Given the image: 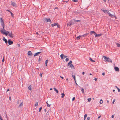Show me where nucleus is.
<instances>
[{
	"mask_svg": "<svg viewBox=\"0 0 120 120\" xmlns=\"http://www.w3.org/2000/svg\"><path fill=\"white\" fill-rule=\"evenodd\" d=\"M2 26H3V28H1L0 29V31L1 33L5 35L6 36H7L9 33V32L8 31H6L4 29V24L3 23L2 24Z\"/></svg>",
	"mask_w": 120,
	"mask_h": 120,
	"instance_id": "nucleus-1",
	"label": "nucleus"
},
{
	"mask_svg": "<svg viewBox=\"0 0 120 120\" xmlns=\"http://www.w3.org/2000/svg\"><path fill=\"white\" fill-rule=\"evenodd\" d=\"M101 10L105 13H108V15L112 17H115L116 19V17L114 14V13H113V14H111L109 12V11H107L106 10Z\"/></svg>",
	"mask_w": 120,
	"mask_h": 120,
	"instance_id": "nucleus-2",
	"label": "nucleus"
},
{
	"mask_svg": "<svg viewBox=\"0 0 120 120\" xmlns=\"http://www.w3.org/2000/svg\"><path fill=\"white\" fill-rule=\"evenodd\" d=\"M103 57L104 58L105 60L106 61L108 62H110L112 63V60L110 59L109 57H107L104 56H103Z\"/></svg>",
	"mask_w": 120,
	"mask_h": 120,
	"instance_id": "nucleus-3",
	"label": "nucleus"
},
{
	"mask_svg": "<svg viewBox=\"0 0 120 120\" xmlns=\"http://www.w3.org/2000/svg\"><path fill=\"white\" fill-rule=\"evenodd\" d=\"M44 21L45 22H50V23H52V22H51L50 19H47L45 18L44 19Z\"/></svg>",
	"mask_w": 120,
	"mask_h": 120,
	"instance_id": "nucleus-4",
	"label": "nucleus"
},
{
	"mask_svg": "<svg viewBox=\"0 0 120 120\" xmlns=\"http://www.w3.org/2000/svg\"><path fill=\"white\" fill-rule=\"evenodd\" d=\"M80 21L79 20H72L71 22V25H73L74 24V23H72V22H79Z\"/></svg>",
	"mask_w": 120,
	"mask_h": 120,
	"instance_id": "nucleus-5",
	"label": "nucleus"
},
{
	"mask_svg": "<svg viewBox=\"0 0 120 120\" xmlns=\"http://www.w3.org/2000/svg\"><path fill=\"white\" fill-rule=\"evenodd\" d=\"M8 44L9 45L12 44L13 43V41H11L10 40H8Z\"/></svg>",
	"mask_w": 120,
	"mask_h": 120,
	"instance_id": "nucleus-6",
	"label": "nucleus"
},
{
	"mask_svg": "<svg viewBox=\"0 0 120 120\" xmlns=\"http://www.w3.org/2000/svg\"><path fill=\"white\" fill-rule=\"evenodd\" d=\"M114 69L115 71H119V69L118 67H115Z\"/></svg>",
	"mask_w": 120,
	"mask_h": 120,
	"instance_id": "nucleus-7",
	"label": "nucleus"
},
{
	"mask_svg": "<svg viewBox=\"0 0 120 120\" xmlns=\"http://www.w3.org/2000/svg\"><path fill=\"white\" fill-rule=\"evenodd\" d=\"M3 40L4 41L6 44H7L8 43V42L7 41V39L5 38L4 37L3 38Z\"/></svg>",
	"mask_w": 120,
	"mask_h": 120,
	"instance_id": "nucleus-8",
	"label": "nucleus"
},
{
	"mask_svg": "<svg viewBox=\"0 0 120 120\" xmlns=\"http://www.w3.org/2000/svg\"><path fill=\"white\" fill-rule=\"evenodd\" d=\"M41 52H38L37 53H36L34 54V56L35 57V56H37Z\"/></svg>",
	"mask_w": 120,
	"mask_h": 120,
	"instance_id": "nucleus-9",
	"label": "nucleus"
},
{
	"mask_svg": "<svg viewBox=\"0 0 120 120\" xmlns=\"http://www.w3.org/2000/svg\"><path fill=\"white\" fill-rule=\"evenodd\" d=\"M28 55L29 56H31L32 55V54L31 51H29L27 53Z\"/></svg>",
	"mask_w": 120,
	"mask_h": 120,
	"instance_id": "nucleus-10",
	"label": "nucleus"
},
{
	"mask_svg": "<svg viewBox=\"0 0 120 120\" xmlns=\"http://www.w3.org/2000/svg\"><path fill=\"white\" fill-rule=\"evenodd\" d=\"M9 36L11 38H13V35L12 34L11 32V33H9Z\"/></svg>",
	"mask_w": 120,
	"mask_h": 120,
	"instance_id": "nucleus-11",
	"label": "nucleus"
},
{
	"mask_svg": "<svg viewBox=\"0 0 120 120\" xmlns=\"http://www.w3.org/2000/svg\"><path fill=\"white\" fill-rule=\"evenodd\" d=\"M11 4L12 5L14 6H16V4L13 2H11Z\"/></svg>",
	"mask_w": 120,
	"mask_h": 120,
	"instance_id": "nucleus-12",
	"label": "nucleus"
},
{
	"mask_svg": "<svg viewBox=\"0 0 120 120\" xmlns=\"http://www.w3.org/2000/svg\"><path fill=\"white\" fill-rule=\"evenodd\" d=\"M58 24V23H54V24H51V26L52 27H53L55 26L56 25H57Z\"/></svg>",
	"mask_w": 120,
	"mask_h": 120,
	"instance_id": "nucleus-13",
	"label": "nucleus"
},
{
	"mask_svg": "<svg viewBox=\"0 0 120 120\" xmlns=\"http://www.w3.org/2000/svg\"><path fill=\"white\" fill-rule=\"evenodd\" d=\"M101 35V34H97L96 33L95 34V37H99Z\"/></svg>",
	"mask_w": 120,
	"mask_h": 120,
	"instance_id": "nucleus-14",
	"label": "nucleus"
},
{
	"mask_svg": "<svg viewBox=\"0 0 120 120\" xmlns=\"http://www.w3.org/2000/svg\"><path fill=\"white\" fill-rule=\"evenodd\" d=\"M82 37L81 36H79L76 37V39L77 40H79L80 38Z\"/></svg>",
	"mask_w": 120,
	"mask_h": 120,
	"instance_id": "nucleus-15",
	"label": "nucleus"
},
{
	"mask_svg": "<svg viewBox=\"0 0 120 120\" xmlns=\"http://www.w3.org/2000/svg\"><path fill=\"white\" fill-rule=\"evenodd\" d=\"M96 33L94 31H91L90 32V34L91 35L92 34H94V35H95Z\"/></svg>",
	"mask_w": 120,
	"mask_h": 120,
	"instance_id": "nucleus-16",
	"label": "nucleus"
},
{
	"mask_svg": "<svg viewBox=\"0 0 120 120\" xmlns=\"http://www.w3.org/2000/svg\"><path fill=\"white\" fill-rule=\"evenodd\" d=\"M53 89H54V90L57 93H58V91L57 89H56L55 88H54Z\"/></svg>",
	"mask_w": 120,
	"mask_h": 120,
	"instance_id": "nucleus-17",
	"label": "nucleus"
},
{
	"mask_svg": "<svg viewBox=\"0 0 120 120\" xmlns=\"http://www.w3.org/2000/svg\"><path fill=\"white\" fill-rule=\"evenodd\" d=\"M0 22H1V25H2V24L3 23V24H4V22L3 21V20L2 19V18H0Z\"/></svg>",
	"mask_w": 120,
	"mask_h": 120,
	"instance_id": "nucleus-18",
	"label": "nucleus"
},
{
	"mask_svg": "<svg viewBox=\"0 0 120 120\" xmlns=\"http://www.w3.org/2000/svg\"><path fill=\"white\" fill-rule=\"evenodd\" d=\"M116 44L117 46L118 47L120 48V44L118 43H116Z\"/></svg>",
	"mask_w": 120,
	"mask_h": 120,
	"instance_id": "nucleus-19",
	"label": "nucleus"
},
{
	"mask_svg": "<svg viewBox=\"0 0 120 120\" xmlns=\"http://www.w3.org/2000/svg\"><path fill=\"white\" fill-rule=\"evenodd\" d=\"M60 56L61 58V59H62L63 58V57H64V55L63 54H61L60 55Z\"/></svg>",
	"mask_w": 120,
	"mask_h": 120,
	"instance_id": "nucleus-20",
	"label": "nucleus"
},
{
	"mask_svg": "<svg viewBox=\"0 0 120 120\" xmlns=\"http://www.w3.org/2000/svg\"><path fill=\"white\" fill-rule=\"evenodd\" d=\"M70 67L73 68H74V66L72 64H71L70 65Z\"/></svg>",
	"mask_w": 120,
	"mask_h": 120,
	"instance_id": "nucleus-21",
	"label": "nucleus"
},
{
	"mask_svg": "<svg viewBox=\"0 0 120 120\" xmlns=\"http://www.w3.org/2000/svg\"><path fill=\"white\" fill-rule=\"evenodd\" d=\"M28 89L29 90H31V86H30L28 87Z\"/></svg>",
	"mask_w": 120,
	"mask_h": 120,
	"instance_id": "nucleus-22",
	"label": "nucleus"
},
{
	"mask_svg": "<svg viewBox=\"0 0 120 120\" xmlns=\"http://www.w3.org/2000/svg\"><path fill=\"white\" fill-rule=\"evenodd\" d=\"M87 117V114H86L84 116V120H85Z\"/></svg>",
	"mask_w": 120,
	"mask_h": 120,
	"instance_id": "nucleus-23",
	"label": "nucleus"
},
{
	"mask_svg": "<svg viewBox=\"0 0 120 120\" xmlns=\"http://www.w3.org/2000/svg\"><path fill=\"white\" fill-rule=\"evenodd\" d=\"M38 102H37L35 103L34 105V106L35 107L37 106L38 105Z\"/></svg>",
	"mask_w": 120,
	"mask_h": 120,
	"instance_id": "nucleus-24",
	"label": "nucleus"
},
{
	"mask_svg": "<svg viewBox=\"0 0 120 120\" xmlns=\"http://www.w3.org/2000/svg\"><path fill=\"white\" fill-rule=\"evenodd\" d=\"M61 97L62 98H63L65 96V95L64 93H62L61 94Z\"/></svg>",
	"mask_w": 120,
	"mask_h": 120,
	"instance_id": "nucleus-25",
	"label": "nucleus"
},
{
	"mask_svg": "<svg viewBox=\"0 0 120 120\" xmlns=\"http://www.w3.org/2000/svg\"><path fill=\"white\" fill-rule=\"evenodd\" d=\"M23 105V102H22L19 105V107H22V106Z\"/></svg>",
	"mask_w": 120,
	"mask_h": 120,
	"instance_id": "nucleus-26",
	"label": "nucleus"
},
{
	"mask_svg": "<svg viewBox=\"0 0 120 120\" xmlns=\"http://www.w3.org/2000/svg\"><path fill=\"white\" fill-rule=\"evenodd\" d=\"M90 60L91 61V62H95V61L94 60H92V59L91 58H90Z\"/></svg>",
	"mask_w": 120,
	"mask_h": 120,
	"instance_id": "nucleus-27",
	"label": "nucleus"
},
{
	"mask_svg": "<svg viewBox=\"0 0 120 120\" xmlns=\"http://www.w3.org/2000/svg\"><path fill=\"white\" fill-rule=\"evenodd\" d=\"M48 60H47L45 61V66H46L47 65V64L48 63Z\"/></svg>",
	"mask_w": 120,
	"mask_h": 120,
	"instance_id": "nucleus-28",
	"label": "nucleus"
},
{
	"mask_svg": "<svg viewBox=\"0 0 120 120\" xmlns=\"http://www.w3.org/2000/svg\"><path fill=\"white\" fill-rule=\"evenodd\" d=\"M72 63V62L71 61H70V62L68 63V65L69 66V65L71 64Z\"/></svg>",
	"mask_w": 120,
	"mask_h": 120,
	"instance_id": "nucleus-29",
	"label": "nucleus"
},
{
	"mask_svg": "<svg viewBox=\"0 0 120 120\" xmlns=\"http://www.w3.org/2000/svg\"><path fill=\"white\" fill-rule=\"evenodd\" d=\"M81 91L82 92V93H84V89L83 88H82L81 89Z\"/></svg>",
	"mask_w": 120,
	"mask_h": 120,
	"instance_id": "nucleus-30",
	"label": "nucleus"
},
{
	"mask_svg": "<svg viewBox=\"0 0 120 120\" xmlns=\"http://www.w3.org/2000/svg\"><path fill=\"white\" fill-rule=\"evenodd\" d=\"M84 34L83 35H81V36H82V37H85V36H86L87 34Z\"/></svg>",
	"mask_w": 120,
	"mask_h": 120,
	"instance_id": "nucleus-31",
	"label": "nucleus"
},
{
	"mask_svg": "<svg viewBox=\"0 0 120 120\" xmlns=\"http://www.w3.org/2000/svg\"><path fill=\"white\" fill-rule=\"evenodd\" d=\"M91 98H89L87 99L88 101V102H90L91 100Z\"/></svg>",
	"mask_w": 120,
	"mask_h": 120,
	"instance_id": "nucleus-32",
	"label": "nucleus"
},
{
	"mask_svg": "<svg viewBox=\"0 0 120 120\" xmlns=\"http://www.w3.org/2000/svg\"><path fill=\"white\" fill-rule=\"evenodd\" d=\"M103 101L101 99L100 101V104H102L103 103Z\"/></svg>",
	"mask_w": 120,
	"mask_h": 120,
	"instance_id": "nucleus-33",
	"label": "nucleus"
},
{
	"mask_svg": "<svg viewBox=\"0 0 120 120\" xmlns=\"http://www.w3.org/2000/svg\"><path fill=\"white\" fill-rule=\"evenodd\" d=\"M71 25V22L70 23V22L68 23H67V26H70V25Z\"/></svg>",
	"mask_w": 120,
	"mask_h": 120,
	"instance_id": "nucleus-34",
	"label": "nucleus"
},
{
	"mask_svg": "<svg viewBox=\"0 0 120 120\" xmlns=\"http://www.w3.org/2000/svg\"><path fill=\"white\" fill-rule=\"evenodd\" d=\"M47 102H48V101H47L46 102V103H47V106H48V107H50V105H49V104H48V103Z\"/></svg>",
	"mask_w": 120,
	"mask_h": 120,
	"instance_id": "nucleus-35",
	"label": "nucleus"
},
{
	"mask_svg": "<svg viewBox=\"0 0 120 120\" xmlns=\"http://www.w3.org/2000/svg\"><path fill=\"white\" fill-rule=\"evenodd\" d=\"M10 13H11V15L12 17H13L14 14H13L11 12H10Z\"/></svg>",
	"mask_w": 120,
	"mask_h": 120,
	"instance_id": "nucleus-36",
	"label": "nucleus"
},
{
	"mask_svg": "<svg viewBox=\"0 0 120 120\" xmlns=\"http://www.w3.org/2000/svg\"><path fill=\"white\" fill-rule=\"evenodd\" d=\"M69 60V59L68 58H66L65 60L67 62Z\"/></svg>",
	"mask_w": 120,
	"mask_h": 120,
	"instance_id": "nucleus-37",
	"label": "nucleus"
},
{
	"mask_svg": "<svg viewBox=\"0 0 120 120\" xmlns=\"http://www.w3.org/2000/svg\"><path fill=\"white\" fill-rule=\"evenodd\" d=\"M43 74V73H40V76H41V78L42 77V75Z\"/></svg>",
	"mask_w": 120,
	"mask_h": 120,
	"instance_id": "nucleus-38",
	"label": "nucleus"
},
{
	"mask_svg": "<svg viewBox=\"0 0 120 120\" xmlns=\"http://www.w3.org/2000/svg\"><path fill=\"white\" fill-rule=\"evenodd\" d=\"M72 77L74 79H75V75H72Z\"/></svg>",
	"mask_w": 120,
	"mask_h": 120,
	"instance_id": "nucleus-39",
	"label": "nucleus"
},
{
	"mask_svg": "<svg viewBox=\"0 0 120 120\" xmlns=\"http://www.w3.org/2000/svg\"><path fill=\"white\" fill-rule=\"evenodd\" d=\"M41 56H39V58L38 59V61H41Z\"/></svg>",
	"mask_w": 120,
	"mask_h": 120,
	"instance_id": "nucleus-40",
	"label": "nucleus"
},
{
	"mask_svg": "<svg viewBox=\"0 0 120 120\" xmlns=\"http://www.w3.org/2000/svg\"><path fill=\"white\" fill-rule=\"evenodd\" d=\"M42 109V108L41 107H40V108H39V112H40L41 111V109Z\"/></svg>",
	"mask_w": 120,
	"mask_h": 120,
	"instance_id": "nucleus-41",
	"label": "nucleus"
},
{
	"mask_svg": "<svg viewBox=\"0 0 120 120\" xmlns=\"http://www.w3.org/2000/svg\"><path fill=\"white\" fill-rule=\"evenodd\" d=\"M4 56L3 57V59L2 61L3 62H4Z\"/></svg>",
	"mask_w": 120,
	"mask_h": 120,
	"instance_id": "nucleus-42",
	"label": "nucleus"
},
{
	"mask_svg": "<svg viewBox=\"0 0 120 120\" xmlns=\"http://www.w3.org/2000/svg\"><path fill=\"white\" fill-rule=\"evenodd\" d=\"M0 119L1 120H3V119L2 118V117L1 116V115H0Z\"/></svg>",
	"mask_w": 120,
	"mask_h": 120,
	"instance_id": "nucleus-43",
	"label": "nucleus"
},
{
	"mask_svg": "<svg viewBox=\"0 0 120 120\" xmlns=\"http://www.w3.org/2000/svg\"><path fill=\"white\" fill-rule=\"evenodd\" d=\"M117 89V90H118V92H120V89L118 88Z\"/></svg>",
	"mask_w": 120,
	"mask_h": 120,
	"instance_id": "nucleus-44",
	"label": "nucleus"
},
{
	"mask_svg": "<svg viewBox=\"0 0 120 120\" xmlns=\"http://www.w3.org/2000/svg\"><path fill=\"white\" fill-rule=\"evenodd\" d=\"M78 0H73L74 2H77L78 1Z\"/></svg>",
	"mask_w": 120,
	"mask_h": 120,
	"instance_id": "nucleus-45",
	"label": "nucleus"
},
{
	"mask_svg": "<svg viewBox=\"0 0 120 120\" xmlns=\"http://www.w3.org/2000/svg\"><path fill=\"white\" fill-rule=\"evenodd\" d=\"M75 97H74L72 98V101H74L75 100Z\"/></svg>",
	"mask_w": 120,
	"mask_h": 120,
	"instance_id": "nucleus-46",
	"label": "nucleus"
},
{
	"mask_svg": "<svg viewBox=\"0 0 120 120\" xmlns=\"http://www.w3.org/2000/svg\"><path fill=\"white\" fill-rule=\"evenodd\" d=\"M114 115H112L111 116V117L112 118H113L114 117Z\"/></svg>",
	"mask_w": 120,
	"mask_h": 120,
	"instance_id": "nucleus-47",
	"label": "nucleus"
},
{
	"mask_svg": "<svg viewBox=\"0 0 120 120\" xmlns=\"http://www.w3.org/2000/svg\"><path fill=\"white\" fill-rule=\"evenodd\" d=\"M56 25L57 26L58 28L60 27V26L59 25H58H58Z\"/></svg>",
	"mask_w": 120,
	"mask_h": 120,
	"instance_id": "nucleus-48",
	"label": "nucleus"
},
{
	"mask_svg": "<svg viewBox=\"0 0 120 120\" xmlns=\"http://www.w3.org/2000/svg\"><path fill=\"white\" fill-rule=\"evenodd\" d=\"M90 119V118L89 117H88L87 118V119L88 120H89Z\"/></svg>",
	"mask_w": 120,
	"mask_h": 120,
	"instance_id": "nucleus-49",
	"label": "nucleus"
},
{
	"mask_svg": "<svg viewBox=\"0 0 120 120\" xmlns=\"http://www.w3.org/2000/svg\"><path fill=\"white\" fill-rule=\"evenodd\" d=\"M67 57V56H64V58H65Z\"/></svg>",
	"mask_w": 120,
	"mask_h": 120,
	"instance_id": "nucleus-50",
	"label": "nucleus"
},
{
	"mask_svg": "<svg viewBox=\"0 0 120 120\" xmlns=\"http://www.w3.org/2000/svg\"><path fill=\"white\" fill-rule=\"evenodd\" d=\"M115 100H113V102H112V104H114V102H115Z\"/></svg>",
	"mask_w": 120,
	"mask_h": 120,
	"instance_id": "nucleus-51",
	"label": "nucleus"
},
{
	"mask_svg": "<svg viewBox=\"0 0 120 120\" xmlns=\"http://www.w3.org/2000/svg\"><path fill=\"white\" fill-rule=\"evenodd\" d=\"M17 45H18V47H19L20 46V45L19 44H17Z\"/></svg>",
	"mask_w": 120,
	"mask_h": 120,
	"instance_id": "nucleus-52",
	"label": "nucleus"
},
{
	"mask_svg": "<svg viewBox=\"0 0 120 120\" xmlns=\"http://www.w3.org/2000/svg\"><path fill=\"white\" fill-rule=\"evenodd\" d=\"M102 75H105V73L104 72H103L102 73Z\"/></svg>",
	"mask_w": 120,
	"mask_h": 120,
	"instance_id": "nucleus-53",
	"label": "nucleus"
},
{
	"mask_svg": "<svg viewBox=\"0 0 120 120\" xmlns=\"http://www.w3.org/2000/svg\"><path fill=\"white\" fill-rule=\"evenodd\" d=\"M60 78H61L62 79H64V77H63L60 76Z\"/></svg>",
	"mask_w": 120,
	"mask_h": 120,
	"instance_id": "nucleus-54",
	"label": "nucleus"
},
{
	"mask_svg": "<svg viewBox=\"0 0 120 120\" xmlns=\"http://www.w3.org/2000/svg\"><path fill=\"white\" fill-rule=\"evenodd\" d=\"M6 10L7 11H8L10 12H11L9 10Z\"/></svg>",
	"mask_w": 120,
	"mask_h": 120,
	"instance_id": "nucleus-55",
	"label": "nucleus"
},
{
	"mask_svg": "<svg viewBox=\"0 0 120 120\" xmlns=\"http://www.w3.org/2000/svg\"><path fill=\"white\" fill-rule=\"evenodd\" d=\"M95 81H96L97 80V78H95Z\"/></svg>",
	"mask_w": 120,
	"mask_h": 120,
	"instance_id": "nucleus-56",
	"label": "nucleus"
},
{
	"mask_svg": "<svg viewBox=\"0 0 120 120\" xmlns=\"http://www.w3.org/2000/svg\"><path fill=\"white\" fill-rule=\"evenodd\" d=\"M85 74V72H83L82 73V74L83 75L84 74Z\"/></svg>",
	"mask_w": 120,
	"mask_h": 120,
	"instance_id": "nucleus-57",
	"label": "nucleus"
},
{
	"mask_svg": "<svg viewBox=\"0 0 120 120\" xmlns=\"http://www.w3.org/2000/svg\"><path fill=\"white\" fill-rule=\"evenodd\" d=\"M9 90H10L9 89H7V91H9Z\"/></svg>",
	"mask_w": 120,
	"mask_h": 120,
	"instance_id": "nucleus-58",
	"label": "nucleus"
},
{
	"mask_svg": "<svg viewBox=\"0 0 120 120\" xmlns=\"http://www.w3.org/2000/svg\"><path fill=\"white\" fill-rule=\"evenodd\" d=\"M100 117H101V116H98V119H99L100 118Z\"/></svg>",
	"mask_w": 120,
	"mask_h": 120,
	"instance_id": "nucleus-59",
	"label": "nucleus"
},
{
	"mask_svg": "<svg viewBox=\"0 0 120 120\" xmlns=\"http://www.w3.org/2000/svg\"><path fill=\"white\" fill-rule=\"evenodd\" d=\"M115 87L117 89L118 88L116 86H115Z\"/></svg>",
	"mask_w": 120,
	"mask_h": 120,
	"instance_id": "nucleus-60",
	"label": "nucleus"
},
{
	"mask_svg": "<svg viewBox=\"0 0 120 120\" xmlns=\"http://www.w3.org/2000/svg\"><path fill=\"white\" fill-rule=\"evenodd\" d=\"M109 100H107V103H108V104H109Z\"/></svg>",
	"mask_w": 120,
	"mask_h": 120,
	"instance_id": "nucleus-61",
	"label": "nucleus"
},
{
	"mask_svg": "<svg viewBox=\"0 0 120 120\" xmlns=\"http://www.w3.org/2000/svg\"><path fill=\"white\" fill-rule=\"evenodd\" d=\"M103 1L105 2H106V0H103Z\"/></svg>",
	"mask_w": 120,
	"mask_h": 120,
	"instance_id": "nucleus-62",
	"label": "nucleus"
},
{
	"mask_svg": "<svg viewBox=\"0 0 120 120\" xmlns=\"http://www.w3.org/2000/svg\"><path fill=\"white\" fill-rule=\"evenodd\" d=\"M9 99L10 100H11V97H9Z\"/></svg>",
	"mask_w": 120,
	"mask_h": 120,
	"instance_id": "nucleus-63",
	"label": "nucleus"
},
{
	"mask_svg": "<svg viewBox=\"0 0 120 120\" xmlns=\"http://www.w3.org/2000/svg\"><path fill=\"white\" fill-rule=\"evenodd\" d=\"M36 34H37V35H38V32H37L36 33Z\"/></svg>",
	"mask_w": 120,
	"mask_h": 120,
	"instance_id": "nucleus-64",
	"label": "nucleus"
}]
</instances>
